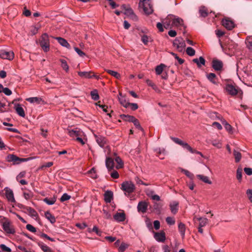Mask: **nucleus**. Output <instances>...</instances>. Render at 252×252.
Here are the masks:
<instances>
[{
  "instance_id": "obj_3",
  "label": "nucleus",
  "mask_w": 252,
  "mask_h": 252,
  "mask_svg": "<svg viewBox=\"0 0 252 252\" xmlns=\"http://www.w3.org/2000/svg\"><path fill=\"white\" fill-rule=\"evenodd\" d=\"M7 161L12 162L13 164H18L28 160L27 158H20L13 154H9L5 158Z\"/></svg>"
},
{
  "instance_id": "obj_50",
  "label": "nucleus",
  "mask_w": 252,
  "mask_h": 252,
  "mask_svg": "<svg viewBox=\"0 0 252 252\" xmlns=\"http://www.w3.org/2000/svg\"><path fill=\"white\" fill-rule=\"evenodd\" d=\"M23 195L24 198L28 200L32 197L33 194L31 191H28V192H24L23 193Z\"/></svg>"
},
{
  "instance_id": "obj_37",
  "label": "nucleus",
  "mask_w": 252,
  "mask_h": 252,
  "mask_svg": "<svg viewBox=\"0 0 252 252\" xmlns=\"http://www.w3.org/2000/svg\"><path fill=\"white\" fill-rule=\"evenodd\" d=\"M207 77L208 79L212 83L215 84H216V82L215 81L216 75L215 73H210L207 75Z\"/></svg>"
},
{
  "instance_id": "obj_56",
  "label": "nucleus",
  "mask_w": 252,
  "mask_h": 252,
  "mask_svg": "<svg viewBox=\"0 0 252 252\" xmlns=\"http://www.w3.org/2000/svg\"><path fill=\"white\" fill-rule=\"evenodd\" d=\"M0 248L1 249L2 251L6 252H11V250L9 247H7L6 246H5L4 244H1L0 245Z\"/></svg>"
},
{
  "instance_id": "obj_6",
  "label": "nucleus",
  "mask_w": 252,
  "mask_h": 252,
  "mask_svg": "<svg viewBox=\"0 0 252 252\" xmlns=\"http://www.w3.org/2000/svg\"><path fill=\"white\" fill-rule=\"evenodd\" d=\"M121 118L125 121L131 122L133 123L135 127L141 130H143L142 127L140 126V123L137 119L134 117L128 115H121Z\"/></svg>"
},
{
  "instance_id": "obj_8",
  "label": "nucleus",
  "mask_w": 252,
  "mask_h": 252,
  "mask_svg": "<svg viewBox=\"0 0 252 252\" xmlns=\"http://www.w3.org/2000/svg\"><path fill=\"white\" fill-rule=\"evenodd\" d=\"M139 6L140 7H142L143 8V10L146 14L149 15L153 12V9L151 4L150 0L145 2L144 3H139Z\"/></svg>"
},
{
  "instance_id": "obj_10",
  "label": "nucleus",
  "mask_w": 252,
  "mask_h": 252,
  "mask_svg": "<svg viewBox=\"0 0 252 252\" xmlns=\"http://www.w3.org/2000/svg\"><path fill=\"white\" fill-rule=\"evenodd\" d=\"M78 74L81 77H85L86 78H94L97 80H98L100 78L99 76L95 75L94 73L91 71H79Z\"/></svg>"
},
{
  "instance_id": "obj_47",
  "label": "nucleus",
  "mask_w": 252,
  "mask_h": 252,
  "mask_svg": "<svg viewBox=\"0 0 252 252\" xmlns=\"http://www.w3.org/2000/svg\"><path fill=\"white\" fill-rule=\"evenodd\" d=\"M187 54L189 56H193L195 55V50L190 47H187L186 49Z\"/></svg>"
},
{
  "instance_id": "obj_43",
  "label": "nucleus",
  "mask_w": 252,
  "mask_h": 252,
  "mask_svg": "<svg viewBox=\"0 0 252 252\" xmlns=\"http://www.w3.org/2000/svg\"><path fill=\"white\" fill-rule=\"evenodd\" d=\"M164 65L163 64H160L159 65H158L156 68V72L158 75H160L163 71V67H164Z\"/></svg>"
},
{
  "instance_id": "obj_9",
  "label": "nucleus",
  "mask_w": 252,
  "mask_h": 252,
  "mask_svg": "<svg viewBox=\"0 0 252 252\" xmlns=\"http://www.w3.org/2000/svg\"><path fill=\"white\" fill-rule=\"evenodd\" d=\"M171 17L172 20V27H178L183 26V20L181 18L174 15H169V18Z\"/></svg>"
},
{
  "instance_id": "obj_25",
  "label": "nucleus",
  "mask_w": 252,
  "mask_h": 252,
  "mask_svg": "<svg viewBox=\"0 0 252 252\" xmlns=\"http://www.w3.org/2000/svg\"><path fill=\"white\" fill-rule=\"evenodd\" d=\"M178 205L179 203L175 201H173L170 203V207L171 211L173 214H175L177 212L178 210Z\"/></svg>"
},
{
  "instance_id": "obj_31",
  "label": "nucleus",
  "mask_w": 252,
  "mask_h": 252,
  "mask_svg": "<svg viewBox=\"0 0 252 252\" xmlns=\"http://www.w3.org/2000/svg\"><path fill=\"white\" fill-rule=\"evenodd\" d=\"M57 197L56 196H54L51 198L46 197L43 199V201L45 202L48 205H53L56 201Z\"/></svg>"
},
{
  "instance_id": "obj_30",
  "label": "nucleus",
  "mask_w": 252,
  "mask_h": 252,
  "mask_svg": "<svg viewBox=\"0 0 252 252\" xmlns=\"http://www.w3.org/2000/svg\"><path fill=\"white\" fill-rule=\"evenodd\" d=\"M182 146L191 153H196L200 155H201V153L200 152H198L193 149L187 143L184 142Z\"/></svg>"
},
{
  "instance_id": "obj_61",
  "label": "nucleus",
  "mask_w": 252,
  "mask_h": 252,
  "mask_svg": "<svg viewBox=\"0 0 252 252\" xmlns=\"http://www.w3.org/2000/svg\"><path fill=\"white\" fill-rule=\"evenodd\" d=\"M224 125V127L225 129L229 132H231L232 130V126L228 124L226 122L224 121L222 123Z\"/></svg>"
},
{
  "instance_id": "obj_59",
  "label": "nucleus",
  "mask_w": 252,
  "mask_h": 252,
  "mask_svg": "<svg viewBox=\"0 0 252 252\" xmlns=\"http://www.w3.org/2000/svg\"><path fill=\"white\" fill-rule=\"evenodd\" d=\"M39 236L41 237V238H46L47 239L52 241V242H53L54 241V239L49 237L47 234H45V233H41L40 234H39Z\"/></svg>"
},
{
  "instance_id": "obj_1",
  "label": "nucleus",
  "mask_w": 252,
  "mask_h": 252,
  "mask_svg": "<svg viewBox=\"0 0 252 252\" xmlns=\"http://www.w3.org/2000/svg\"><path fill=\"white\" fill-rule=\"evenodd\" d=\"M39 45L42 49L45 52H47L50 50V41L49 36L46 33H43L39 40Z\"/></svg>"
},
{
  "instance_id": "obj_16",
  "label": "nucleus",
  "mask_w": 252,
  "mask_h": 252,
  "mask_svg": "<svg viewBox=\"0 0 252 252\" xmlns=\"http://www.w3.org/2000/svg\"><path fill=\"white\" fill-rule=\"evenodd\" d=\"M222 24L228 30H231L235 26L232 21L226 19L222 20Z\"/></svg>"
},
{
  "instance_id": "obj_32",
  "label": "nucleus",
  "mask_w": 252,
  "mask_h": 252,
  "mask_svg": "<svg viewBox=\"0 0 252 252\" xmlns=\"http://www.w3.org/2000/svg\"><path fill=\"white\" fill-rule=\"evenodd\" d=\"M178 229L183 238L184 237L186 231L185 225L182 222H179L178 224Z\"/></svg>"
},
{
  "instance_id": "obj_22",
  "label": "nucleus",
  "mask_w": 252,
  "mask_h": 252,
  "mask_svg": "<svg viewBox=\"0 0 252 252\" xmlns=\"http://www.w3.org/2000/svg\"><path fill=\"white\" fill-rule=\"evenodd\" d=\"M154 237L158 242H163L165 240V235L164 232H156L155 233Z\"/></svg>"
},
{
  "instance_id": "obj_2",
  "label": "nucleus",
  "mask_w": 252,
  "mask_h": 252,
  "mask_svg": "<svg viewBox=\"0 0 252 252\" xmlns=\"http://www.w3.org/2000/svg\"><path fill=\"white\" fill-rule=\"evenodd\" d=\"M2 219L4 220L2 224V228L4 231L9 234H14L15 230L12 222L6 218H3Z\"/></svg>"
},
{
  "instance_id": "obj_64",
  "label": "nucleus",
  "mask_w": 252,
  "mask_h": 252,
  "mask_svg": "<svg viewBox=\"0 0 252 252\" xmlns=\"http://www.w3.org/2000/svg\"><path fill=\"white\" fill-rule=\"evenodd\" d=\"M247 194L249 200L252 202V189H248L247 191Z\"/></svg>"
},
{
  "instance_id": "obj_55",
  "label": "nucleus",
  "mask_w": 252,
  "mask_h": 252,
  "mask_svg": "<svg viewBox=\"0 0 252 252\" xmlns=\"http://www.w3.org/2000/svg\"><path fill=\"white\" fill-rule=\"evenodd\" d=\"M211 144L218 148H220L221 147V144L219 141L213 140L212 141Z\"/></svg>"
},
{
  "instance_id": "obj_34",
  "label": "nucleus",
  "mask_w": 252,
  "mask_h": 252,
  "mask_svg": "<svg viewBox=\"0 0 252 252\" xmlns=\"http://www.w3.org/2000/svg\"><path fill=\"white\" fill-rule=\"evenodd\" d=\"M45 217L51 223H54L56 222L55 217L49 212L47 211L45 213Z\"/></svg>"
},
{
  "instance_id": "obj_14",
  "label": "nucleus",
  "mask_w": 252,
  "mask_h": 252,
  "mask_svg": "<svg viewBox=\"0 0 252 252\" xmlns=\"http://www.w3.org/2000/svg\"><path fill=\"white\" fill-rule=\"evenodd\" d=\"M226 92L231 95H235L238 94V90L232 85L227 84L225 86Z\"/></svg>"
},
{
  "instance_id": "obj_7",
  "label": "nucleus",
  "mask_w": 252,
  "mask_h": 252,
  "mask_svg": "<svg viewBox=\"0 0 252 252\" xmlns=\"http://www.w3.org/2000/svg\"><path fill=\"white\" fill-rule=\"evenodd\" d=\"M121 104L126 108H130L132 110H136L138 108L137 104L134 103H130L127 101L124 96H121L119 98Z\"/></svg>"
},
{
  "instance_id": "obj_21",
  "label": "nucleus",
  "mask_w": 252,
  "mask_h": 252,
  "mask_svg": "<svg viewBox=\"0 0 252 252\" xmlns=\"http://www.w3.org/2000/svg\"><path fill=\"white\" fill-rule=\"evenodd\" d=\"M106 166L109 171L113 170L114 167V162L111 158H107L105 161Z\"/></svg>"
},
{
  "instance_id": "obj_4",
  "label": "nucleus",
  "mask_w": 252,
  "mask_h": 252,
  "mask_svg": "<svg viewBox=\"0 0 252 252\" xmlns=\"http://www.w3.org/2000/svg\"><path fill=\"white\" fill-rule=\"evenodd\" d=\"M121 189L125 192V194L127 195L126 193L128 194L134 191L135 186L131 182L126 181L122 183Z\"/></svg>"
},
{
  "instance_id": "obj_28",
  "label": "nucleus",
  "mask_w": 252,
  "mask_h": 252,
  "mask_svg": "<svg viewBox=\"0 0 252 252\" xmlns=\"http://www.w3.org/2000/svg\"><path fill=\"white\" fill-rule=\"evenodd\" d=\"M113 192L107 190L104 193V200L107 203H110L113 198Z\"/></svg>"
},
{
  "instance_id": "obj_53",
  "label": "nucleus",
  "mask_w": 252,
  "mask_h": 252,
  "mask_svg": "<svg viewBox=\"0 0 252 252\" xmlns=\"http://www.w3.org/2000/svg\"><path fill=\"white\" fill-rule=\"evenodd\" d=\"M170 138L175 143L179 144L181 146H182V145L184 143L183 141L181 140L180 139L176 138V137H170Z\"/></svg>"
},
{
  "instance_id": "obj_18",
  "label": "nucleus",
  "mask_w": 252,
  "mask_h": 252,
  "mask_svg": "<svg viewBox=\"0 0 252 252\" xmlns=\"http://www.w3.org/2000/svg\"><path fill=\"white\" fill-rule=\"evenodd\" d=\"M5 195L8 200L11 202H15V200L14 197V194L12 190L8 188H5Z\"/></svg>"
},
{
  "instance_id": "obj_40",
  "label": "nucleus",
  "mask_w": 252,
  "mask_h": 252,
  "mask_svg": "<svg viewBox=\"0 0 252 252\" xmlns=\"http://www.w3.org/2000/svg\"><path fill=\"white\" fill-rule=\"evenodd\" d=\"M233 155L235 158V160L236 162H238L240 161L241 158V154L238 151L234 150L233 151Z\"/></svg>"
},
{
  "instance_id": "obj_29",
  "label": "nucleus",
  "mask_w": 252,
  "mask_h": 252,
  "mask_svg": "<svg viewBox=\"0 0 252 252\" xmlns=\"http://www.w3.org/2000/svg\"><path fill=\"white\" fill-rule=\"evenodd\" d=\"M182 146L191 153H196L200 155H201V153L200 152H198L193 149L187 143L184 142Z\"/></svg>"
},
{
  "instance_id": "obj_38",
  "label": "nucleus",
  "mask_w": 252,
  "mask_h": 252,
  "mask_svg": "<svg viewBox=\"0 0 252 252\" xmlns=\"http://www.w3.org/2000/svg\"><path fill=\"white\" fill-rule=\"evenodd\" d=\"M60 61L61 63L62 67L67 72L69 70V66L65 60L63 59H60Z\"/></svg>"
},
{
  "instance_id": "obj_19",
  "label": "nucleus",
  "mask_w": 252,
  "mask_h": 252,
  "mask_svg": "<svg viewBox=\"0 0 252 252\" xmlns=\"http://www.w3.org/2000/svg\"><path fill=\"white\" fill-rule=\"evenodd\" d=\"M55 38L58 41L60 44L62 46L65 47L68 49H70L71 48L70 44L68 43V42L66 39L60 37H56Z\"/></svg>"
},
{
  "instance_id": "obj_54",
  "label": "nucleus",
  "mask_w": 252,
  "mask_h": 252,
  "mask_svg": "<svg viewBox=\"0 0 252 252\" xmlns=\"http://www.w3.org/2000/svg\"><path fill=\"white\" fill-rule=\"evenodd\" d=\"M166 221L169 225H173L175 223V220L174 219V218L170 217L166 218Z\"/></svg>"
},
{
  "instance_id": "obj_36",
  "label": "nucleus",
  "mask_w": 252,
  "mask_h": 252,
  "mask_svg": "<svg viewBox=\"0 0 252 252\" xmlns=\"http://www.w3.org/2000/svg\"><path fill=\"white\" fill-rule=\"evenodd\" d=\"M115 160L117 164L116 165V169H119L123 167L124 163L122 161V160L119 157H116L115 158Z\"/></svg>"
},
{
  "instance_id": "obj_13",
  "label": "nucleus",
  "mask_w": 252,
  "mask_h": 252,
  "mask_svg": "<svg viewBox=\"0 0 252 252\" xmlns=\"http://www.w3.org/2000/svg\"><path fill=\"white\" fill-rule=\"evenodd\" d=\"M26 100L34 104H43L45 103V101L39 97H29L26 99Z\"/></svg>"
},
{
  "instance_id": "obj_48",
  "label": "nucleus",
  "mask_w": 252,
  "mask_h": 252,
  "mask_svg": "<svg viewBox=\"0 0 252 252\" xmlns=\"http://www.w3.org/2000/svg\"><path fill=\"white\" fill-rule=\"evenodd\" d=\"M199 13L203 17H205L208 15V12L205 7H202L200 8Z\"/></svg>"
},
{
  "instance_id": "obj_51",
  "label": "nucleus",
  "mask_w": 252,
  "mask_h": 252,
  "mask_svg": "<svg viewBox=\"0 0 252 252\" xmlns=\"http://www.w3.org/2000/svg\"><path fill=\"white\" fill-rule=\"evenodd\" d=\"M71 198V196L69 195H68L67 193H64L63 194V195L62 196V197L60 198V201L62 202L67 201L69 200Z\"/></svg>"
},
{
  "instance_id": "obj_49",
  "label": "nucleus",
  "mask_w": 252,
  "mask_h": 252,
  "mask_svg": "<svg viewBox=\"0 0 252 252\" xmlns=\"http://www.w3.org/2000/svg\"><path fill=\"white\" fill-rule=\"evenodd\" d=\"M242 169L238 168L237 170L236 178L240 182L242 180Z\"/></svg>"
},
{
  "instance_id": "obj_23",
  "label": "nucleus",
  "mask_w": 252,
  "mask_h": 252,
  "mask_svg": "<svg viewBox=\"0 0 252 252\" xmlns=\"http://www.w3.org/2000/svg\"><path fill=\"white\" fill-rule=\"evenodd\" d=\"M114 219L118 221H123L125 220L126 215L124 211L121 213H117L114 216Z\"/></svg>"
},
{
  "instance_id": "obj_26",
  "label": "nucleus",
  "mask_w": 252,
  "mask_h": 252,
  "mask_svg": "<svg viewBox=\"0 0 252 252\" xmlns=\"http://www.w3.org/2000/svg\"><path fill=\"white\" fill-rule=\"evenodd\" d=\"M192 61L197 64L198 67H200L202 65H205V60L202 57H200L199 59H194Z\"/></svg>"
},
{
  "instance_id": "obj_17",
  "label": "nucleus",
  "mask_w": 252,
  "mask_h": 252,
  "mask_svg": "<svg viewBox=\"0 0 252 252\" xmlns=\"http://www.w3.org/2000/svg\"><path fill=\"white\" fill-rule=\"evenodd\" d=\"M222 62L218 60H213L212 61V67L216 71H220L222 68Z\"/></svg>"
},
{
  "instance_id": "obj_60",
  "label": "nucleus",
  "mask_w": 252,
  "mask_h": 252,
  "mask_svg": "<svg viewBox=\"0 0 252 252\" xmlns=\"http://www.w3.org/2000/svg\"><path fill=\"white\" fill-rule=\"evenodd\" d=\"M111 177L114 179H118L119 177L118 172L116 170H113L110 173Z\"/></svg>"
},
{
  "instance_id": "obj_5",
  "label": "nucleus",
  "mask_w": 252,
  "mask_h": 252,
  "mask_svg": "<svg viewBox=\"0 0 252 252\" xmlns=\"http://www.w3.org/2000/svg\"><path fill=\"white\" fill-rule=\"evenodd\" d=\"M173 46L180 52H183L186 47V43L182 37L176 38L173 43Z\"/></svg>"
},
{
  "instance_id": "obj_44",
  "label": "nucleus",
  "mask_w": 252,
  "mask_h": 252,
  "mask_svg": "<svg viewBox=\"0 0 252 252\" xmlns=\"http://www.w3.org/2000/svg\"><path fill=\"white\" fill-rule=\"evenodd\" d=\"M182 172H183L188 177H189L191 180H192L194 179V176L193 174L189 171L186 169H182Z\"/></svg>"
},
{
  "instance_id": "obj_24",
  "label": "nucleus",
  "mask_w": 252,
  "mask_h": 252,
  "mask_svg": "<svg viewBox=\"0 0 252 252\" xmlns=\"http://www.w3.org/2000/svg\"><path fill=\"white\" fill-rule=\"evenodd\" d=\"M171 17L169 18V15L162 21L164 27L167 29L172 27V20Z\"/></svg>"
},
{
  "instance_id": "obj_58",
  "label": "nucleus",
  "mask_w": 252,
  "mask_h": 252,
  "mask_svg": "<svg viewBox=\"0 0 252 252\" xmlns=\"http://www.w3.org/2000/svg\"><path fill=\"white\" fill-rule=\"evenodd\" d=\"M172 55L175 57V58L178 61V63L180 64H182L184 63V60L181 58H180L177 54L172 53Z\"/></svg>"
},
{
  "instance_id": "obj_12",
  "label": "nucleus",
  "mask_w": 252,
  "mask_h": 252,
  "mask_svg": "<svg viewBox=\"0 0 252 252\" xmlns=\"http://www.w3.org/2000/svg\"><path fill=\"white\" fill-rule=\"evenodd\" d=\"M66 132L73 138L80 136L83 133L82 131H80V129L78 128H75L74 129H67L66 130Z\"/></svg>"
},
{
  "instance_id": "obj_33",
  "label": "nucleus",
  "mask_w": 252,
  "mask_h": 252,
  "mask_svg": "<svg viewBox=\"0 0 252 252\" xmlns=\"http://www.w3.org/2000/svg\"><path fill=\"white\" fill-rule=\"evenodd\" d=\"M38 245L44 252H54L50 248L42 242H39Z\"/></svg>"
},
{
  "instance_id": "obj_52",
  "label": "nucleus",
  "mask_w": 252,
  "mask_h": 252,
  "mask_svg": "<svg viewBox=\"0 0 252 252\" xmlns=\"http://www.w3.org/2000/svg\"><path fill=\"white\" fill-rule=\"evenodd\" d=\"M128 245L124 243H122L119 248V252H124L128 248Z\"/></svg>"
},
{
  "instance_id": "obj_27",
  "label": "nucleus",
  "mask_w": 252,
  "mask_h": 252,
  "mask_svg": "<svg viewBox=\"0 0 252 252\" xmlns=\"http://www.w3.org/2000/svg\"><path fill=\"white\" fill-rule=\"evenodd\" d=\"M22 208L26 209V210L29 213V215H30L32 217H35L38 216V214L37 212L32 208L30 207H26L23 205Z\"/></svg>"
},
{
  "instance_id": "obj_15",
  "label": "nucleus",
  "mask_w": 252,
  "mask_h": 252,
  "mask_svg": "<svg viewBox=\"0 0 252 252\" xmlns=\"http://www.w3.org/2000/svg\"><path fill=\"white\" fill-rule=\"evenodd\" d=\"M95 140L97 143L102 148L107 146V139L101 135H95Z\"/></svg>"
},
{
  "instance_id": "obj_46",
  "label": "nucleus",
  "mask_w": 252,
  "mask_h": 252,
  "mask_svg": "<svg viewBox=\"0 0 252 252\" xmlns=\"http://www.w3.org/2000/svg\"><path fill=\"white\" fill-rule=\"evenodd\" d=\"M91 95L94 100H97L99 99V95L96 90H94L91 92Z\"/></svg>"
},
{
  "instance_id": "obj_42",
  "label": "nucleus",
  "mask_w": 252,
  "mask_h": 252,
  "mask_svg": "<svg viewBox=\"0 0 252 252\" xmlns=\"http://www.w3.org/2000/svg\"><path fill=\"white\" fill-rule=\"evenodd\" d=\"M140 35L141 37L142 42L144 45H147L149 41L150 37L145 34Z\"/></svg>"
},
{
  "instance_id": "obj_62",
  "label": "nucleus",
  "mask_w": 252,
  "mask_h": 252,
  "mask_svg": "<svg viewBox=\"0 0 252 252\" xmlns=\"http://www.w3.org/2000/svg\"><path fill=\"white\" fill-rule=\"evenodd\" d=\"M2 92L7 96H9L12 94V91L8 88H4Z\"/></svg>"
},
{
  "instance_id": "obj_39",
  "label": "nucleus",
  "mask_w": 252,
  "mask_h": 252,
  "mask_svg": "<svg viewBox=\"0 0 252 252\" xmlns=\"http://www.w3.org/2000/svg\"><path fill=\"white\" fill-rule=\"evenodd\" d=\"M106 71L109 74H110L111 75H112V76L114 77L115 78H116L117 79H119L121 77L120 74L117 71H113L112 70H109V69H107Z\"/></svg>"
},
{
  "instance_id": "obj_35",
  "label": "nucleus",
  "mask_w": 252,
  "mask_h": 252,
  "mask_svg": "<svg viewBox=\"0 0 252 252\" xmlns=\"http://www.w3.org/2000/svg\"><path fill=\"white\" fill-rule=\"evenodd\" d=\"M196 177L201 181H202L203 182L208 184H211L212 182L209 179V178L207 176H204L202 175H197Z\"/></svg>"
},
{
  "instance_id": "obj_57",
  "label": "nucleus",
  "mask_w": 252,
  "mask_h": 252,
  "mask_svg": "<svg viewBox=\"0 0 252 252\" xmlns=\"http://www.w3.org/2000/svg\"><path fill=\"white\" fill-rule=\"evenodd\" d=\"M26 228L30 231L34 233L36 232V228L30 224L26 225Z\"/></svg>"
},
{
  "instance_id": "obj_63",
  "label": "nucleus",
  "mask_w": 252,
  "mask_h": 252,
  "mask_svg": "<svg viewBox=\"0 0 252 252\" xmlns=\"http://www.w3.org/2000/svg\"><path fill=\"white\" fill-rule=\"evenodd\" d=\"M244 170L245 172L248 175H252V169L249 167H245L244 169Z\"/></svg>"
},
{
  "instance_id": "obj_45",
  "label": "nucleus",
  "mask_w": 252,
  "mask_h": 252,
  "mask_svg": "<svg viewBox=\"0 0 252 252\" xmlns=\"http://www.w3.org/2000/svg\"><path fill=\"white\" fill-rule=\"evenodd\" d=\"M12 104L14 105L15 110H24L21 105L17 103V101L16 100H14L13 101Z\"/></svg>"
},
{
  "instance_id": "obj_11",
  "label": "nucleus",
  "mask_w": 252,
  "mask_h": 252,
  "mask_svg": "<svg viewBox=\"0 0 252 252\" xmlns=\"http://www.w3.org/2000/svg\"><path fill=\"white\" fill-rule=\"evenodd\" d=\"M13 58L14 53L12 52H8L4 50L0 51V58L11 60Z\"/></svg>"
},
{
  "instance_id": "obj_41",
  "label": "nucleus",
  "mask_w": 252,
  "mask_h": 252,
  "mask_svg": "<svg viewBox=\"0 0 252 252\" xmlns=\"http://www.w3.org/2000/svg\"><path fill=\"white\" fill-rule=\"evenodd\" d=\"M197 220L199 221V226L200 227L204 226L208 222V220L206 218H199Z\"/></svg>"
},
{
  "instance_id": "obj_20",
  "label": "nucleus",
  "mask_w": 252,
  "mask_h": 252,
  "mask_svg": "<svg viewBox=\"0 0 252 252\" xmlns=\"http://www.w3.org/2000/svg\"><path fill=\"white\" fill-rule=\"evenodd\" d=\"M148 204L145 201H141L139 202L137 205V210L138 212L145 213L147 211Z\"/></svg>"
}]
</instances>
